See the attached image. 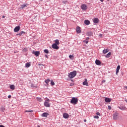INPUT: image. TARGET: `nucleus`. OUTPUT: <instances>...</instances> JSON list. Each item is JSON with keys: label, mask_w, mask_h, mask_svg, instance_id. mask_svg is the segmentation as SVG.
Here are the masks:
<instances>
[{"label": "nucleus", "mask_w": 127, "mask_h": 127, "mask_svg": "<svg viewBox=\"0 0 127 127\" xmlns=\"http://www.w3.org/2000/svg\"><path fill=\"white\" fill-rule=\"evenodd\" d=\"M44 52L45 53H46V54H48V53H49V51L48 50V49H45L44 50Z\"/></svg>", "instance_id": "393cba45"}, {"label": "nucleus", "mask_w": 127, "mask_h": 127, "mask_svg": "<svg viewBox=\"0 0 127 127\" xmlns=\"http://www.w3.org/2000/svg\"><path fill=\"white\" fill-rule=\"evenodd\" d=\"M0 127H4L3 125H0Z\"/></svg>", "instance_id": "de8ad7c7"}, {"label": "nucleus", "mask_w": 127, "mask_h": 127, "mask_svg": "<svg viewBox=\"0 0 127 127\" xmlns=\"http://www.w3.org/2000/svg\"><path fill=\"white\" fill-rule=\"evenodd\" d=\"M109 50L108 49H104L103 50V54H107V52H109Z\"/></svg>", "instance_id": "aec40b11"}, {"label": "nucleus", "mask_w": 127, "mask_h": 127, "mask_svg": "<svg viewBox=\"0 0 127 127\" xmlns=\"http://www.w3.org/2000/svg\"><path fill=\"white\" fill-rule=\"evenodd\" d=\"M82 85L83 86H88V80H87V78H85V80L83 82Z\"/></svg>", "instance_id": "ddd939ff"}, {"label": "nucleus", "mask_w": 127, "mask_h": 127, "mask_svg": "<svg viewBox=\"0 0 127 127\" xmlns=\"http://www.w3.org/2000/svg\"><path fill=\"white\" fill-rule=\"evenodd\" d=\"M44 105L45 107H46L47 108H50L51 104L49 103V99L46 100L44 103Z\"/></svg>", "instance_id": "7ed1b4c3"}, {"label": "nucleus", "mask_w": 127, "mask_h": 127, "mask_svg": "<svg viewBox=\"0 0 127 127\" xmlns=\"http://www.w3.org/2000/svg\"><path fill=\"white\" fill-rule=\"evenodd\" d=\"M52 47L53 48V49H56L57 50L59 49V47H58V45L56 44H53L52 46Z\"/></svg>", "instance_id": "39448f33"}, {"label": "nucleus", "mask_w": 127, "mask_h": 127, "mask_svg": "<svg viewBox=\"0 0 127 127\" xmlns=\"http://www.w3.org/2000/svg\"><path fill=\"white\" fill-rule=\"evenodd\" d=\"M49 115V114L45 112L41 115V117H42V118H47V117H48Z\"/></svg>", "instance_id": "1a4fd4ad"}, {"label": "nucleus", "mask_w": 127, "mask_h": 127, "mask_svg": "<svg viewBox=\"0 0 127 127\" xmlns=\"http://www.w3.org/2000/svg\"><path fill=\"white\" fill-rule=\"evenodd\" d=\"M89 39H90V38H89V37H87L86 39V40H89Z\"/></svg>", "instance_id": "c03bdc74"}, {"label": "nucleus", "mask_w": 127, "mask_h": 127, "mask_svg": "<svg viewBox=\"0 0 127 127\" xmlns=\"http://www.w3.org/2000/svg\"><path fill=\"white\" fill-rule=\"evenodd\" d=\"M32 54H34L35 55V56H36V57H38V56H39V55H40V52L39 51H33L32 52Z\"/></svg>", "instance_id": "20e7f679"}, {"label": "nucleus", "mask_w": 127, "mask_h": 127, "mask_svg": "<svg viewBox=\"0 0 127 127\" xmlns=\"http://www.w3.org/2000/svg\"><path fill=\"white\" fill-rule=\"evenodd\" d=\"M94 119H99V116H94Z\"/></svg>", "instance_id": "f704fd0d"}, {"label": "nucleus", "mask_w": 127, "mask_h": 127, "mask_svg": "<svg viewBox=\"0 0 127 127\" xmlns=\"http://www.w3.org/2000/svg\"><path fill=\"white\" fill-rule=\"evenodd\" d=\"M83 42H84V43H86V44H88V43H89V41H88L87 40H83Z\"/></svg>", "instance_id": "c756f323"}, {"label": "nucleus", "mask_w": 127, "mask_h": 127, "mask_svg": "<svg viewBox=\"0 0 127 127\" xmlns=\"http://www.w3.org/2000/svg\"><path fill=\"white\" fill-rule=\"evenodd\" d=\"M96 115H97V116H101V114L99 113V112H97L96 113Z\"/></svg>", "instance_id": "e433bc0d"}, {"label": "nucleus", "mask_w": 127, "mask_h": 127, "mask_svg": "<svg viewBox=\"0 0 127 127\" xmlns=\"http://www.w3.org/2000/svg\"><path fill=\"white\" fill-rule=\"evenodd\" d=\"M111 99L109 98H105V101L106 102V103H111Z\"/></svg>", "instance_id": "f3484780"}, {"label": "nucleus", "mask_w": 127, "mask_h": 127, "mask_svg": "<svg viewBox=\"0 0 127 127\" xmlns=\"http://www.w3.org/2000/svg\"><path fill=\"white\" fill-rule=\"evenodd\" d=\"M26 112H29V113H32V112H33V111L32 110H30V111H26Z\"/></svg>", "instance_id": "4c0bfd02"}, {"label": "nucleus", "mask_w": 127, "mask_h": 127, "mask_svg": "<svg viewBox=\"0 0 127 127\" xmlns=\"http://www.w3.org/2000/svg\"><path fill=\"white\" fill-rule=\"evenodd\" d=\"M95 64H96V65H101V61H100V60H96L95 61Z\"/></svg>", "instance_id": "a211bd4d"}, {"label": "nucleus", "mask_w": 127, "mask_h": 127, "mask_svg": "<svg viewBox=\"0 0 127 127\" xmlns=\"http://www.w3.org/2000/svg\"><path fill=\"white\" fill-rule=\"evenodd\" d=\"M0 111H1V112H4V111H5V108H4L3 107H1L0 108Z\"/></svg>", "instance_id": "a878e982"}, {"label": "nucleus", "mask_w": 127, "mask_h": 127, "mask_svg": "<svg viewBox=\"0 0 127 127\" xmlns=\"http://www.w3.org/2000/svg\"><path fill=\"white\" fill-rule=\"evenodd\" d=\"M77 75V71L76 70H74L73 71L70 72L68 73V78H70V79H72V78H74L75 76H76Z\"/></svg>", "instance_id": "f257e3e1"}, {"label": "nucleus", "mask_w": 127, "mask_h": 127, "mask_svg": "<svg viewBox=\"0 0 127 127\" xmlns=\"http://www.w3.org/2000/svg\"><path fill=\"white\" fill-rule=\"evenodd\" d=\"M37 100L38 102H42V101H43L42 99H41V98H39V97L37 98Z\"/></svg>", "instance_id": "bb28decb"}, {"label": "nucleus", "mask_w": 127, "mask_h": 127, "mask_svg": "<svg viewBox=\"0 0 127 127\" xmlns=\"http://www.w3.org/2000/svg\"><path fill=\"white\" fill-rule=\"evenodd\" d=\"M51 84L52 86H54V85H55V83H54V81H53V80L51 81Z\"/></svg>", "instance_id": "7c9ffc66"}, {"label": "nucleus", "mask_w": 127, "mask_h": 127, "mask_svg": "<svg viewBox=\"0 0 127 127\" xmlns=\"http://www.w3.org/2000/svg\"><path fill=\"white\" fill-rule=\"evenodd\" d=\"M111 55H112V53H111V52L108 53L105 56L106 58H110V56H111Z\"/></svg>", "instance_id": "412c9836"}, {"label": "nucleus", "mask_w": 127, "mask_h": 127, "mask_svg": "<svg viewBox=\"0 0 127 127\" xmlns=\"http://www.w3.org/2000/svg\"><path fill=\"white\" fill-rule=\"evenodd\" d=\"M10 89H11V90H14V89H15V86H14L13 85H10Z\"/></svg>", "instance_id": "b1692460"}, {"label": "nucleus", "mask_w": 127, "mask_h": 127, "mask_svg": "<svg viewBox=\"0 0 127 127\" xmlns=\"http://www.w3.org/2000/svg\"><path fill=\"white\" fill-rule=\"evenodd\" d=\"M18 35H19V36H21V35L20 33H18V34H16V36H18Z\"/></svg>", "instance_id": "58836bf2"}, {"label": "nucleus", "mask_w": 127, "mask_h": 127, "mask_svg": "<svg viewBox=\"0 0 127 127\" xmlns=\"http://www.w3.org/2000/svg\"><path fill=\"white\" fill-rule=\"evenodd\" d=\"M94 23H98L99 22V19L98 18H95L93 19Z\"/></svg>", "instance_id": "dca6fc26"}, {"label": "nucleus", "mask_w": 127, "mask_h": 127, "mask_svg": "<svg viewBox=\"0 0 127 127\" xmlns=\"http://www.w3.org/2000/svg\"><path fill=\"white\" fill-rule=\"evenodd\" d=\"M99 36H100L101 37H102V36H103V35H102V34H100L99 35Z\"/></svg>", "instance_id": "49530a36"}, {"label": "nucleus", "mask_w": 127, "mask_h": 127, "mask_svg": "<svg viewBox=\"0 0 127 127\" xmlns=\"http://www.w3.org/2000/svg\"><path fill=\"white\" fill-rule=\"evenodd\" d=\"M31 86L32 87V88H37V86L36 85H34V84H31Z\"/></svg>", "instance_id": "473e14b6"}, {"label": "nucleus", "mask_w": 127, "mask_h": 127, "mask_svg": "<svg viewBox=\"0 0 127 127\" xmlns=\"http://www.w3.org/2000/svg\"><path fill=\"white\" fill-rule=\"evenodd\" d=\"M20 29V27L19 26H16L14 29V32H18L19 30Z\"/></svg>", "instance_id": "9d476101"}, {"label": "nucleus", "mask_w": 127, "mask_h": 127, "mask_svg": "<svg viewBox=\"0 0 127 127\" xmlns=\"http://www.w3.org/2000/svg\"><path fill=\"white\" fill-rule=\"evenodd\" d=\"M84 123H86V122H87V120H86V119L84 120Z\"/></svg>", "instance_id": "8fccbe9b"}, {"label": "nucleus", "mask_w": 127, "mask_h": 127, "mask_svg": "<svg viewBox=\"0 0 127 127\" xmlns=\"http://www.w3.org/2000/svg\"><path fill=\"white\" fill-rule=\"evenodd\" d=\"M55 43H54V44H57V45H59V40L57 39L55 40Z\"/></svg>", "instance_id": "5701e85b"}, {"label": "nucleus", "mask_w": 127, "mask_h": 127, "mask_svg": "<svg viewBox=\"0 0 127 127\" xmlns=\"http://www.w3.org/2000/svg\"><path fill=\"white\" fill-rule=\"evenodd\" d=\"M81 9H83V10H86V9H87V8H88V6H87L86 4H83L81 5Z\"/></svg>", "instance_id": "6e6552de"}, {"label": "nucleus", "mask_w": 127, "mask_h": 127, "mask_svg": "<svg viewBox=\"0 0 127 127\" xmlns=\"http://www.w3.org/2000/svg\"><path fill=\"white\" fill-rule=\"evenodd\" d=\"M118 116H119V114H118V113H115L113 115V119H114V120H117Z\"/></svg>", "instance_id": "2eb2a0df"}, {"label": "nucleus", "mask_w": 127, "mask_h": 127, "mask_svg": "<svg viewBox=\"0 0 127 127\" xmlns=\"http://www.w3.org/2000/svg\"><path fill=\"white\" fill-rule=\"evenodd\" d=\"M87 36H93V32L92 31H88L86 33Z\"/></svg>", "instance_id": "9b49d317"}, {"label": "nucleus", "mask_w": 127, "mask_h": 127, "mask_svg": "<svg viewBox=\"0 0 127 127\" xmlns=\"http://www.w3.org/2000/svg\"><path fill=\"white\" fill-rule=\"evenodd\" d=\"M70 103L73 105H77L78 104V98L75 97H72L70 101Z\"/></svg>", "instance_id": "f03ea898"}, {"label": "nucleus", "mask_w": 127, "mask_h": 127, "mask_svg": "<svg viewBox=\"0 0 127 127\" xmlns=\"http://www.w3.org/2000/svg\"><path fill=\"white\" fill-rule=\"evenodd\" d=\"M63 116L64 119H68L69 118V114L67 113H64Z\"/></svg>", "instance_id": "4468645a"}, {"label": "nucleus", "mask_w": 127, "mask_h": 127, "mask_svg": "<svg viewBox=\"0 0 127 127\" xmlns=\"http://www.w3.org/2000/svg\"><path fill=\"white\" fill-rule=\"evenodd\" d=\"M73 57H74V56H73V55L69 56V58H70V59H71V60H73V59H72V58H73Z\"/></svg>", "instance_id": "72a5a7b5"}, {"label": "nucleus", "mask_w": 127, "mask_h": 127, "mask_svg": "<svg viewBox=\"0 0 127 127\" xmlns=\"http://www.w3.org/2000/svg\"><path fill=\"white\" fill-rule=\"evenodd\" d=\"M2 17V18H4V17H5V16H3Z\"/></svg>", "instance_id": "864d4df0"}, {"label": "nucleus", "mask_w": 127, "mask_h": 127, "mask_svg": "<svg viewBox=\"0 0 127 127\" xmlns=\"http://www.w3.org/2000/svg\"><path fill=\"white\" fill-rule=\"evenodd\" d=\"M70 86H74V83H70Z\"/></svg>", "instance_id": "79ce46f5"}, {"label": "nucleus", "mask_w": 127, "mask_h": 127, "mask_svg": "<svg viewBox=\"0 0 127 127\" xmlns=\"http://www.w3.org/2000/svg\"><path fill=\"white\" fill-rule=\"evenodd\" d=\"M84 24L86 25H89V24H90V21H89V20H84Z\"/></svg>", "instance_id": "6ab92c4d"}, {"label": "nucleus", "mask_w": 127, "mask_h": 127, "mask_svg": "<svg viewBox=\"0 0 127 127\" xmlns=\"http://www.w3.org/2000/svg\"><path fill=\"white\" fill-rule=\"evenodd\" d=\"M101 2H104V0H100Z\"/></svg>", "instance_id": "09e8293b"}, {"label": "nucleus", "mask_w": 127, "mask_h": 127, "mask_svg": "<svg viewBox=\"0 0 127 127\" xmlns=\"http://www.w3.org/2000/svg\"><path fill=\"white\" fill-rule=\"evenodd\" d=\"M108 0V1H110V0Z\"/></svg>", "instance_id": "6e6d98bb"}, {"label": "nucleus", "mask_w": 127, "mask_h": 127, "mask_svg": "<svg viewBox=\"0 0 127 127\" xmlns=\"http://www.w3.org/2000/svg\"><path fill=\"white\" fill-rule=\"evenodd\" d=\"M125 102H126V103H127V99H125Z\"/></svg>", "instance_id": "3c124183"}, {"label": "nucleus", "mask_w": 127, "mask_h": 127, "mask_svg": "<svg viewBox=\"0 0 127 127\" xmlns=\"http://www.w3.org/2000/svg\"><path fill=\"white\" fill-rule=\"evenodd\" d=\"M105 82H106V80H103V83H105Z\"/></svg>", "instance_id": "603ef678"}, {"label": "nucleus", "mask_w": 127, "mask_h": 127, "mask_svg": "<svg viewBox=\"0 0 127 127\" xmlns=\"http://www.w3.org/2000/svg\"><path fill=\"white\" fill-rule=\"evenodd\" d=\"M21 36V35H24L25 34V32L24 31H21V32H20Z\"/></svg>", "instance_id": "2f4dec72"}, {"label": "nucleus", "mask_w": 127, "mask_h": 127, "mask_svg": "<svg viewBox=\"0 0 127 127\" xmlns=\"http://www.w3.org/2000/svg\"><path fill=\"white\" fill-rule=\"evenodd\" d=\"M66 2H67V1H63V3H66Z\"/></svg>", "instance_id": "37998d69"}, {"label": "nucleus", "mask_w": 127, "mask_h": 127, "mask_svg": "<svg viewBox=\"0 0 127 127\" xmlns=\"http://www.w3.org/2000/svg\"><path fill=\"white\" fill-rule=\"evenodd\" d=\"M76 33L77 34L81 33V32H82V31L81 30V28H80V27L79 26L77 27L76 28Z\"/></svg>", "instance_id": "423d86ee"}, {"label": "nucleus", "mask_w": 127, "mask_h": 127, "mask_svg": "<svg viewBox=\"0 0 127 127\" xmlns=\"http://www.w3.org/2000/svg\"><path fill=\"white\" fill-rule=\"evenodd\" d=\"M30 66H31L30 63H27L25 64V66L26 67V68H29Z\"/></svg>", "instance_id": "4be33fe9"}, {"label": "nucleus", "mask_w": 127, "mask_h": 127, "mask_svg": "<svg viewBox=\"0 0 127 127\" xmlns=\"http://www.w3.org/2000/svg\"><path fill=\"white\" fill-rule=\"evenodd\" d=\"M38 65L39 66H44L43 64H39Z\"/></svg>", "instance_id": "ea45409f"}, {"label": "nucleus", "mask_w": 127, "mask_h": 127, "mask_svg": "<svg viewBox=\"0 0 127 127\" xmlns=\"http://www.w3.org/2000/svg\"><path fill=\"white\" fill-rule=\"evenodd\" d=\"M120 69H121V65H118L116 68V75H118Z\"/></svg>", "instance_id": "f8f14e48"}, {"label": "nucleus", "mask_w": 127, "mask_h": 127, "mask_svg": "<svg viewBox=\"0 0 127 127\" xmlns=\"http://www.w3.org/2000/svg\"><path fill=\"white\" fill-rule=\"evenodd\" d=\"M45 82L47 83V85H48V83H49V82H50V79H46Z\"/></svg>", "instance_id": "cd10ccee"}, {"label": "nucleus", "mask_w": 127, "mask_h": 127, "mask_svg": "<svg viewBox=\"0 0 127 127\" xmlns=\"http://www.w3.org/2000/svg\"><path fill=\"white\" fill-rule=\"evenodd\" d=\"M108 110H111L112 109V107H111V106H108Z\"/></svg>", "instance_id": "c9c22d12"}, {"label": "nucleus", "mask_w": 127, "mask_h": 127, "mask_svg": "<svg viewBox=\"0 0 127 127\" xmlns=\"http://www.w3.org/2000/svg\"><path fill=\"white\" fill-rule=\"evenodd\" d=\"M40 127V126H38V127Z\"/></svg>", "instance_id": "5fc2aeb1"}, {"label": "nucleus", "mask_w": 127, "mask_h": 127, "mask_svg": "<svg viewBox=\"0 0 127 127\" xmlns=\"http://www.w3.org/2000/svg\"><path fill=\"white\" fill-rule=\"evenodd\" d=\"M8 99H10L11 98V95H8Z\"/></svg>", "instance_id": "a19ab883"}, {"label": "nucleus", "mask_w": 127, "mask_h": 127, "mask_svg": "<svg viewBox=\"0 0 127 127\" xmlns=\"http://www.w3.org/2000/svg\"><path fill=\"white\" fill-rule=\"evenodd\" d=\"M26 6V4H23L22 5H21V8H24Z\"/></svg>", "instance_id": "c85d7f7f"}, {"label": "nucleus", "mask_w": 127, "mask_h": 127, "mask_svg": "<svg viewBox=\"0 0 127 127\" xmlns=\"http://www.w3.org/2000/svg\"><path fill=\"white\" fill-rule=\"evenodd\" d=\"M45 57H46V58H48V55H45Z\"/></svg>", "instance_id": "a18cd8bd"}, {"label": "nucleus", "mask_w": 127, "mask_h": 127, "mask_svg": "<svg viewBox=\"0 0 127 127\" xmlns=\"http://www.w3.org/2000/svg\"><path fill=\"white\" fill-rule=\"evenodd\" d=\"M118 108L122 111H125L127 110V108H126L124 105H121L120 106H119Z\"/></svg>", "instance_id": "0eeeda50"}]
</instances>
